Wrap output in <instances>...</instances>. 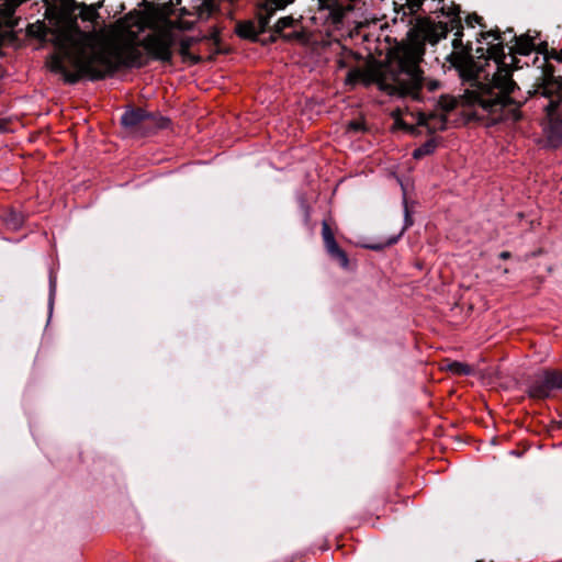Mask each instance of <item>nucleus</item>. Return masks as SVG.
I'll return each instance as SVG.
<instances>
[{
  "label": "nucleus",
  "instance_id": "obj_3",
  "mask_svg": "<svg viewBox=\"0 0 562 562\" xmlns=\"http://www.w3.org/2000/svg\"><path fill=\"white\" fill-rule=\"evenodd\" d=\"M449 29L446 23L430 18H420L408 34V41L397 45L382 69L380 88L391 95L418 99L423 85L420 61L425 54V43H438L446 37Z\"/></svg>",
  "mask_w": 562,
  "mask_h": 562
},
{
  "label": "nucleus",
  "instance_id": "obj_2",
  "mask_svg": "<svg viewBox=\"0 0 562 562\" xmlns=\"http://www.w3.org/2000/svg\"><path fill=\"white\" fill-rule=\"evenodd\" d=\"M474 59L465 61L462 75L473 79L471 88L463 95V102L473 108L477 119L488 117L492 122L504 119V109L512 103L510 93L516 83L512 79L510 64L506 61L504 45L498 30L482 31L477 38Z\"/></svg>",
  "mask_w": 562,
  "mask_h": 562
},
{
  "label": "nucleus",
  "instance_id": "obj_10",
  "mask_svg": "<svg viewBox=\"0 0 562 562\" xmlns=\"http://www.w3.org/2000/svg\"><path fill=\"white\" fill-rule=\"evenodd\" d=\"M417 124L420 126H425L428 130V132L435 133L446 128L447 120L442 114L419 113Z\"/></svg>",
  "mask_w": 562,
  "mask_h": 562
},
{
  "label": "nucleus",
  "instance_id": "obj_4",
  "mask_svg": "<svg viewBox=\"0 0 562 562\" xmlns=\"http://www.w3.org/2000/svg\"><path fill=\"white\" fill-rule=\"evenodd\" d=\"M121 31L113 37L105 36L109 42L120 41L128 43L139 55V64L127 63L128 50L117 54L115 68L106 76L115 72L121 66L140 68L146 65V58L140 52L143 47L148 57L162 63H170L172 59V47L178 41V31L189 29L190 24L182 21H171L166 18L154 19L143 12L127 14L119 23Z\"/></svg>",
  "mask_w": 562,
  "mask_h": 562
},
{
  "label": "nucleus",
  "instance_id": "obj_7",
  "mask_svg": "<svg viewBox=\"0 0 562 562\" xmlns=\"http://www.w3.org/2000/svg\"><path fill=\"white\" fill-rule=\"evenodd\" d=\"M293 1L294 0H259L257 7L259 9L261 29L268 26L270 18L276 11L284 9Z\"/></svg>",
  "mask_w": 562,
  "mask_h": 562
},
{
  "label": "nucleus",
  "instance_id": "obj_21",
  "mask_svg": "<svg viewBox=\"0 0 562 562\" xmlns=\"http://www.w3.org/2000/svg\"><path fill=\"white\" fill-rule=\"evenodd\" d=\"M4 223L11 229H18L23 224V216L20 213H18V212H10L4 217Z\"/></svg>",
  "mask_w": 562,
  "mask_h": 562
},
{
  "label": "nucleus",
  "instance_id": "obj_27",
  "mask_svg": "<svg viewBox=\"0 0 562 562\" xmlns=\"http://www.w3.org/2000/svg\"><path fill=\"white\" fill-rule=\"evenodd\" d=\"M513 116H514V120H518L519 119V115H518L516 109L513 110Z\"/></svg>",
  "mask_w": 562,
  "mask_h": 562
},
{
  "label": "nucleus",
  "instance_id": "obj_12",
  "mask_svg": "<svg viewBox=\"0 0 562 562\" xmlns=\"http://www.w3.org/2000/svg\"><path fill=\"white\" fill-rule=\"evenodd\" d=\"M533 40L528 35L516 37L515 53L527 56L533 50Z\"/></svg>",
  "mask_w": 562,
  "mask_h": 562
},
{
  "label": "nucleus",
  "instance_id": "obj_11",
  "mask_svg": "<svg viewBox=\"0 0 562 562\" xmlns=\"http://www.w3.org/2000/svg\"><path fill=\"white\" fill-rule=\"evenodd\" d=\"M299 22L300 21L295 20L293 16H283L274 24L273 33L283 36L285 40L299 38L301 37V33L296 31L292 33H283L285 29L295 27Z\"/></svg>",
  "mask_w": 562,
  "mask_h": 562
},
{
  "label": "nucleus",
  "instance_id": "obj_19",
  "mask_svg": "<svg viewBox=\"0 0 562 562\" xmlns=\"http://www.w3.org/2000/svg\"><path fill=\"white\" fill-rule=\"evenodd\" d=\"M322 8H326L330 10V14L334 22H340L344 18V10L340 8L336 0L329 2V5L326 3H319Z\"/></svg>",
  "mask_w": 562,
  "mask_h": 562
},
{
  "label": "nucleus",
  "instance_id": "obj_18",
  "mask_svg": "<svg viewBox=\"0 0 562 562\" xmlns=\"http://www.w3.org/2000/svg\"><path fill=\"white\" fill-rule=\"evenodd\" d=\"M548 114L562 123V97L558 101L551 100L547 105Z\"/></svg>",
  "mask_w": 562,
  "mask_h": 562
},
{
  "label": "nucleus",
  "instance_id": "obj_20",
  "mask_svg": "<svg viewBox=\"0 0 562 562\" xmlns=\"http://www.w3.org/2000/svg\"><path fill=\"white\" fill-rule=\"evenodd\" d=\"M435 148L436 143L434 140H428L413 151V157L415 159H420L424 156L431 154L435 150Z\"/></svg>",
  "mask_w": 562,
  "mask_h": 562
},
{
  "label": "nucleus",
  "instance_id": "obj_15",
  "mask_svg": "<svg viewBox=\"0 0 562 562\" xmlns=\"http://www.w3.org/2000/svg\"><path fill=\"white\" fill-rule=\"evenodd\" d=\"M192 44V38H182L179 41V54L182 56L184 60L190 59L193 64L199 63L200 58L198 56L190 54V47Z\"/></svg>",
  "mask_w": 562,
  "mask_h": 562
},
{
  "label": "nucleus",
  "instance_id": "obj_1",
  "mask_svg": "<svg viewBox=\"0 0 562 562\" xmlns=\"http://www.w3.org/2000/svg\"><path fill=\"white\" fill-rule=\"evenodd\" d=\"M31 36L48 40L55 46V53L47 60L49 69L61 74L65 82L76 83L82 77L99 80L115 68L117 54L128 50L127 63L138 64L139 55L120 41L109 42L102 33L80 30L77 20L58 18L52 27L37 21L27 26Z\"/></svg>",
  "mask_w": 562,
  "mask_h": 562
},
{
  "label": "nucleus",
  "instance_id": "obj_28",
  "mask_svg": "<svg viewBox=\"0 0 562 562\" xmlns=\"http://www.w3.org/2000/svg\"><path fill=\"white\" fill-rule=\"evenodd\" d=\"M369 248L374 249V250L380 249L379 246H370Z\"/></svg>",
  "mask_w": 562,
  "mask_h": 562
},
{
  "label": "nucleus",
  "instance_id": "obj_8",
  "mask_svg": "<svg viewBox=\"0 0 562 562\" xmlns=\"http://www.w3.org/2000/svg\"><path fill=\"white\" fill-rule=\"evenodd\" d=\"M222 0H196L193 7L194 13L199 20H207L217 12ZM181 15H191L192 13L187 9H182Z\"/></svg>",
  "mask_w": 562,
  "mask_h": 562
},
{
  "label": "nucleus",
  "instance_id": "obj_24",
  "mask_svg": "<svg viewBox=\"0 0 562 562\" xmlns=\"http://www.w3.org/2000/svg\"><path fill=\"white\" fill-rule=\"evenodd\" d=\"M424 0H407V7L411 12H417L422 9Z\"/></svg>",
  "mask_w": 562,
  "mask_h": 562
},
{
  "label": "nucleus",
  "instance_id": "obj_14",
  "mask_svg": "<svg viewBox=\"0 0 562 562\" xmlns=\"http://www.w3.org/2000/svg\"><path fill=\"white\" fill-rule=\"evenodd\" d=\"M446 369L457 375H470L473 372V369L471 366L459 362V361H452L447 364Z\"/></svg>",
  "mask_w": 562,
  "mask_h": 562
},
{
  "label": "nucleus",
  "instance_id": "obj_23",
  "mask_svg": "<svg viewBox=\"0 0 562 562\" xmlns=\"http://www.w3.org/2000/svg\"><path fill=\"white\" fill-rule=\"evenodd\" d=\"M481 21H482V18L480 15H477L476 13L468 15L467 20H465L467 24L470 27H474L475 24H480L481 26H483Z\"/></svg>",
  "mask_w": 562,
  "mask_h": 562
},
{
  "label": "nucleus",
  "instance_id": "obj_13",
  "mask_svg": "<svg viewBox=\"0 0 562 562\" xmlns=\"http://www.w3.org/2000/svg\"><path fill=\"white\" fill-rule=\"evenodd\" d=\"M327 254L329 255V257L334 260H337L339 266L342 268V269H348L349 268V258L346 254L345 250H342L338 244H336L335 246L326 249Z\"/></svg>",
  "mask_w": 562,
  "mask_h": 562
},
{
  "label": "nucleus",
  "instance_id": "obj_25",
  "mask_svg": "<svg viewBox=\"0 0 562 562\" xmlns=\"http://www.w3.org/2000/svg\"><path fill=\"white\" fill-rule=\"evenodd\" d=\"M409 225H412V221L409 220V214L406 212V226L404 227V229Z\"/></svg>",
  "mask_w": 562,
  "mask_h": 562
},
{
  "label": "nucleus",
  "instance_id": "obj_16",
  "mask_svg": "<svg viewBox=\"0 0 562 562\" xmlns=\"http://www.w3.org/2000/svg\"><path fill=\"white\" fill-rule=\"evenodd\" d=\"M322 237L325 249H328L337 244L334 233L326 221H323L322 223Z\"/></svg>",
  "mask_w": 562,
  "mask_h": 562
},
{
  "label": "nucleus",
  "instance_id": "obj_17",
  "mask_svg": "<svg viewBox=\"0 0 562 562\" xmlns=\"http://www.w3.org/2000/svg\"><path fill=\"white\" fill-rule=\"evenodd\" d=\"M78 15L82 21L94 22L99 18L98 8L94 5H82Z\"/></svg>",
  "mask_w": 562,
  "mask_h": 562
},
{
  "label": "nucleus",
  "instance_id": "obj_22",
  "mask_svg": "<svg viewBox=\"0 0 562 562\" xmlns=\"http://www.w3.org/2000/svg\"><path fill=\"white\" fill-rule=\"evenodd\" d=\"M366 130L367 128H366L363 120L350 121L347 125L348 133L358 134V133H363Z\"/></svg>",
  "mask_w": 562,
  "mask_h": 562
},
{
  "label": "nucleus",
  "instance_id": "obj_26",
  "mask_svg": "<svg viewBox=\"0 0 562 562\" xmlns=\"http://www.w3.org/2000/svg\"><path fill=\"white\" fill-rule=\"evenodd\" d=\"M501 258H503V259H507V258H509V252H507V251H503V252L501 254Z\"/></svg>",
  "mask_w": 562,
  "mask_h": 562
},
{
  "label": "nucleus",
  "instance_id": "obj_5",
  "mask_svg": "<svg viewBox=\"0 0 562 562\" xmlns=\"http://www.w3.org/2000/svg\"><path fill=\"white\" fill-rule=\"evenodd\" d=\"M555 390H562V371L544 370L533 376L527 393L531 398L544 400Z\"/></svg>",
  "mask_w": 562,
  "mask_h": 562
},
{
  "label": "nucleus",
  "instance_id": "obj_6",
  "mask_svg": "<svg viewBox=\"0 0 562 562\" xmlns=\"http://www.w3.org/2000/svg\"><path fill=\"white\" fill-rule=\"evenodd\" d=\"M121 122L125 127L135 128V127H158L164 128L169 124V120L161 116H156L153 113L146 112L143 109H128L126 110L122 117Z\"/></svg>",
  "mask_w": 562,
  "mask_h": 562
},
{
  "label": "nucleus",
  "instance_id": "obj_9",
  "mask_svg": "<svg viewBox=\"0 0 562 562\" xmlns=\"http://www.w3.org/2000/svg\"><path fill=\"white\" fill-rule=\"evenodd\" d=\"M266 29L267 27L261 29L258 10L257 22L251 20L238 22L236 25V34L241 38L255 41L260 33L266 31Z\"/></svg>",
  "mask_w": 562,
  "mask_h": 562
}]
</instances>
